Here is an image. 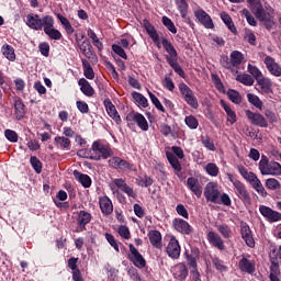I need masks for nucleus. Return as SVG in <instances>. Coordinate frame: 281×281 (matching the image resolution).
Returning <instances> with one entry per match:
<instances>
[{
  "label": "nucleus",
  "instance_id": "obj_1",
  "mask_svg": "<svg viewBox=\"0 0 281 281\" xmlns=\"http://www.w3.org/2000/svg\"><path fill=\"white\" fill-rule=\"evenodd\" d=\"M247 3H249L252 14H255L260 23H263L267 30L273 29V25H276V22L273 21L276 11L269 3L262 4L260 0H247Z\"/></svg>",
  "mask_w": 281,
  "mask_h": 281
},
{
  "label": "nucleus",
  "instance_id": "obj_2",
  "mask_svg": "<svg viewBox=\"0 0 281 281\" xmlns=\"http://www.w3.org/2000/svg\"><path fill=\"white\" fill-rule=\"evenodd\" d=\"M204 196L207 203H215L216 205H226L227 207L232 205V199L229 198V194H221V189L218 188V183L216 182H209L205 186Z\"/></svg>",
  "mask_w": 281,
  "mask_h": 281
},
{
  "label": "nucleus",
  "instance_id": "obj_3",
  "mask_svg": "<svg viewBox=\"0 0 281 281\" xmlns=\"http://www.w3.org/2000/svg\"><path fill=\"white\" fill-rule=\"evenodd\" d=\"M229 58L227 56L223 57L222 66L225 67V69H229L232 74H238V67L243 65V60L245 59V56L243 55V53L238 50H233L231 53Z\"/></svg>",
  "mask_w": 281,
  "mask_h": 281
},
{
  "label": "nucleus",
  "instance_id": "obj_4",
  "mask_svg": "<svg viewBox=\"0 0 281 281\" xmlns=\"http://www.w3.org/2000/svg\"><path fill=\"white\" fill-rule=\"evenodd\" d=\"M259 170L261 175H271L272 177H280L281 165L276 161H269V158L262 155L259 161Z\"/></svg>",
  "mask_w": 281,
  "mask_h": 281
},
{
  "label": "nucleus",
  "instance_id": "obj_5",
  "mask_svg": "<svg viewBox=\"0 0 281 281\" xmlns=\"http://www.w3.org/2000/svg\"><path fill=\"white\" fill-rule=\"evenodd\" d=\"M228 180L231 183H233L238 199H240L245 205H251V194H249L245 183L240 182L238 179H235L232 175H228Z\"/></svg>",
  "mask_w": 281,
  "mask_h": 281
},
{
  "label": "nucleus",
  "instance_id": "obj_6",
  "mask_svg": "<svg viewBox=\"0 0 281 281\" xmlns=\"http://www.w3.org/2000/svg\"><path fill=\"white\" fill-rule=\"evenodd\" d=\"M113 157V150L108 145H104L98 140L92 144V160L100 161V159H109Z\"/></svg>",
  "mask_w": 281,
  "mask_h": 281
},
{
  "label": "nucleus",
  "instance_id": "obj_7",
  "mask_svg": "<svg viewBox=\"0 0 281 281\" xmlns=\"http://www.w3.org/2000/svg\"><path fill=\"white\" fill-rule=\"evenodd\" d=\"M113 186L117 187L119 190H122V192H124L128 196V199H137V192L135 191V189H133V187H131L126 183V180H124L122 178H116L112 181V184H110V187H111L113 194H115L119 191L115 190V188H113Z\"/></svg>",
  "mask_w": 281,
  "mask_h": 281
},
{
  "label": "nucleus",
  "instance_id": "obj_8",
  "mask_svg": "<svg viewBox=\"0 0 281 281\" xmlns=\"http://www.w3.org/2000/svg\"><path fill=\"white\" fill-rule=\"evenodd\" d=\"M243 179L250 183L251 188H254V190H256V192H258L260 196H267V190L265 189L262 182L260 181V179H258V176H256V173L251 171H246Z\"/></svg>",
  "mask_w": 281,
  "mask_h": 281
},
{
  "label": "nucleus",
  "instance_id": "obj_9",
  "mask_svg": "<svg viewBox=\"0 0 281 281\" xmlns=\"http://www.w3.org/2000/svg\"><path fill=\"white\" fill-rule=\"evenodd\" d=\"M179 89L181 95L184 98V102H187L191 109H199V100H196L192 89H190L186 83H180Z\"/></svg>",
  "mask_w": 281,
  "mask_h": 281
},
{
  "label": "nucleus",
  "instance_id": "obj_10",
  "mask_svg": "<svg viewBox=\"0 0 281 281\" xmlns=\"http://www.w3.org/2000/svg\"><path fill=\"white\" fill-rule=\"evenodd\" d=\"M45 19H47V15L41 19L40 14L30 13L26 15L25 23L31 30H35L36 32H38L43 30V27H45Z\"/></svg>",
  "mask_w": 281,
  "mask_h": 281
},
{
  "label": "nucleus",
  "instance_id": "obj_11",
  "mask_svg": "<svg viewBox=\"0 0 281 281\" xmlns=\"http://www.w3.org/2000/svg\"><path fill=\"white\" fill-rule=\"evenodd\" d=\"M44 23V33L46 36L50 37L52 41H60L63 38L60 31L54 29V18L52 15H46Z\"/></svg>",
  "mask_w": 281,
  "mask_h": 281
},
{
  "label": "nucleus",
  "instance_id": "obj_12",
  "mask_svg": "<svg viewBox=\"0 0 281 281\" xmlns=\"http://www.w3.org/2000/svg\"><path fill=\"white\" fill-rule=\"evenodd\" d=\"M127 124H137L140 131H148V121L139 112H131L126 115Z\"/></svg>",
  "mask_w": 281,
  "mask_h": 281
},
{
  "label": "nucleus",
  "instance_id": "obj_13",
  "mask_svg": "<svg viewBox=\"0 0 281 281\" xmlns=\"http://www.w3.org/2000/svg\"><path fill=\"white\" fill-rule=\"evenodd\" d=\"M110 168L114 170H122V172H128V170H133V164L127 160L122 159L121 157L113 156L108 161Z\"/></svg>",
  "mask_w": 281,
  "mask_h": 281
},
{
  "label": "nucleus",
  "instance_id": "obj_14",
  "mask_svg": "<svg viewBox=\"0 0 281 281\" xmlns=\"http://www.w3.org/2000/svg\"><path fill=\"white\" fill-rule=\"evenodd\" d=\"M240 236L243 240L245 241L246 246L250 249H254L256 247V239H254V233L251 232V227L245 222L240 223Z\"/></svg>",
  "mask_w": 281,
  "mask_h": 281
},
{
  "label": "nucleus",
  "instance_id": "obj_15",
  "mask_svg": "<svg viewBox=\"0 0 281 281\" xmlns=\"http://www.w3.org/2000/svg\"><path fill=\"white\" fill-rule=\"evenodd\" d=\"M167 255L172 260H179L181 256V246L179 245V240L177 237L172 236L166 247Z\"/></svg>",
  "mask_w": 281,
  "mask_h": 281
},
{
  "label": "nucleus",
  "instance_id": "obj_16",
  "mask_svg": "<svg viewBox=\"0 0 281 281\" xmlns=\"http://www.w3.org/2000/svg\"><path fill=\"white\" fill-rule=\"evenodd\" d=\"M246 117L254 124V126H259L260 128H267L269 126V122L260 113L246 110Z\"/></svg>",
  "mask_w": 281,
  "mask_h": 281
},
{
  "label": "nucleus",
  "instance_id": "obj_17",
  "mask_svg": "<svg viewBox=\"0 0 281 281\" xmlns=\"http://www.w3.org/2000/svg\"><path fill=\"white\" fill-rule=\"evenodd\" d=\"M194 16L198 21L204 25L206 30H214V21H212V16L205 12L203 9H199L194 11Z\"/></svg>",
  "mask_w": 281,
  "mask_h": 281
},
{
  "label": "nucleus",
  "instance_id": "obj_18",
  "mask_svg": "<svg viewBox=\"0 0 281 281\" xmlns=\"http://www.w3.org/2000/svg\"><path fill=\"white\" fill-rule=\"evenodd\" d=\"M130 260L135 265L138 269H144L146 267V259H144V256L139 254V250L135 248L133 244H130Z\"/></svg>",
  "mask_w": 281,
  "mask_h": 281
},
{
  "label": "nucleus",
  "instance_id": "obj_19",
  "mask_svg": "<svg viewBox=\"0 0 281 281\" xmlns=\"http://www.w3.org/2000/svg\"><path fill=\"white\" fill-rule=\"evenodd\" d=\"M259 212L263 218L269 221V223H278V221H281V214L267 205H260Z\"/></svg>",
  "mask_w": 281,
  "mask_h": 281
},
{
  "label": "nucleus",
  "instance_id": "obj_20",
  "mask_svg": "<svg viewBox=\"0 0 281 281\" xmlns=\"http://www.w3.org/2000/svg\"><path fill=\"white\" fill-rule=\"evenodd\" d=\"M172 225L173 229L179 232V234H183L184 236H190V234H192V226L183 218H175Z\"/></svg>",
  "mask_w": 281,
  "mask_h": 281
},
{
  "label": "nucleus",
  "instance_id": "obj_21",
  "mask_svg": "<svg viewBox=\"0 0 281 281\" xmlns=\"http://www.w3.org/2000/svg\"><path fill=\"white\" fill-rule=\"evenodd\" d=\"M206 238L212 247H215L218 251H225V240H223V237H221L218 233L210 231Z\"/></svg>",
  "mask_w": 281,
  "mask_h": 281
},
{
  "label": "nucleus",
  "instance_id": "obj_22",
  "mask_svg": "<svg viewBox=\"0 0 281 281\" xmlns=\"http://www.w3.org/2000/svg\"><path fill=\"white\" fill-rule=\"evenodd\" d=\"M266 68L268 69L271 76H276V78H280L281 76V66L273 59V57L267 55L263 59Z\"/></svg>",
  "mask_w": 281,
  "mask_h": 281
},
{
  "label": "nucleus",
  "instance_id": "obj_23",
  "mask_svg": "<svg viewBox=\"0 0 281 281\" xmlns=\"http://www.w3.org/2000/svg\"><path fill=\"white\" fill-rule=\"evenodd\" d=\"M187 188L195 194L198 199H201L203 195V187H201V182H199V179L194 177H190L187 179Z\"/></svg>",
  "mask_w": 281,
  "mask_h": 281
},
{
  "label": "nucleus",
  "instance_id": "obj_24",
  "mask_svg": "<svg viewBox=\"0 0 281 281\" xmlns=\"http://www.w3.org/2000/svg\"><path fill=\"white\" fill-rule=\"evenodd\" d=\"M161 45L168 54V56L166 57L167 63L177 60L178 54H177V49L175 48L172 43H170V41H168L167 38L164 37L161 40Z\"/></svg>",
  "mask_w": 281,
  "mask_h": 281
},
{
  "label": "nucleus",
  "instance_id": "obj_25",
  "mask_svg": "<svg viewBox=\"0 0 281 281\" xmlns=\"http://www.w3.org/2000/svg\"><path fill=\"white\" fill-rule=\"evenodd\" d=\"M99 205L102 214L109 216V214H113V202L109 196L104 195L99 199Z\"/></svg>",
  "mask_w": 281,
  "mask_h": 281
},
{
  "label": "nucleus",
  "instance_id": "obj_26",
  "mask_svg": "<svg viewBox=\"0 0 281 281\" xmlns=\"http://www.w3.org/2000/svg\"><path fill=\"white\" fill-rule=\"evenodd\" d=\"M188 266L186 263H178L173 267V278L178 281H183L188 278Z\"/></svg>",
  "mask_w": 281,
  "mask_h": 281
},
{
  "label": "nucleus",
  "instance_id": "obj_27",
  "mask_svg": "<svg viewBox=\"0 0 281 281\" xmlns=\"http://www.w3.org/2000/svg\"><path fill=\"white\" fill-rule=\"evenodd\" d=\"M104 106L108 115L112 117L113 121H115L116 124H122V117H120V114L117 113V109H115V105L111 101H104Z\"/></svg>",
  "mask_w": 281,
  "mask_h": 281
},
{
  "label": "nucleus",
  "instance_id": "obj_28",
  "mask_svg": "<svg viewBox=\"0 0 281 281\" xmlns=\"http://www.w3.org/2000/svg\"><path fill=\"white\" fill-rule=\"evenodd\" d=\"M78 85L83 95H87V98H93L95 90L93 89V87H91V83H89L87 79L85 78L79 79Z\"/></svg>",
  "mask_w": 281,
  "mask_h": 281
},
{
  "label": "nucleus",
  "instance_id": "obj_29",
  "mask_svg": "<svg viewBox=\"0 0 281 281\" xmlns=\"http://www.w3.org/2000/svg\"><path fill=\"white\" fill-rule=\"evenodd\" d=\"M148 238L150 245L156 249H161V247H164V244L161 243V233L159 231H149Z\"/></svg>",
  "mask_w": 281,
  "mask_h": 281
},
{
  "label": "nucleus",
  "instance_id": "obj_30",
  "mask_svg": "<svg viewBox=\"0 0 281 281\" xmlns=\"http://www.w3.org/2000/svg\"><path fill=\"white\" fill-rule=\"evenodd\" d=\"M239 269L246 273H254L256 271V263L243 256L239 260Z\"/></svg>",
  "mask_w": 281,
  "mask_h": 281
},
{
  "label": "nucleus",
  "instance_id": "obj_31",
  "mask_svg": "<svg viewBox=\"0 0 281 281\" xmlns=\"http://www.w3.org/2000/svg\"><path fill=\"white\" fill-rule=\"evenodd\" d=\"M89 223H91V213L87 211H80L77 217V224L79 225V227H81L82 229H86Z\"/></svg>",
  "mask_w": 281,
  "mask_h": 281
},
{
  "label": "nucleus",
  "instance_id": "obj_32",
  "mask_svg": "<svg viewBox=\"0 0 281 281\" xmlns=\"http://www.w3.org/2000/svg\"><path fill=\"white\" fill-rule=\"evenodd\" d=\"M216 229L218 234H221L222 238H224L225 240H229L234 236L232 227H229V225L227 224H220L216 226Z\"/></svg>",
  "mask_w": 281,
  "mask_h": 281
},
{
  "label": "nucleus",
  "instance_id": "obj_33",
  "mask_svg": "<svg viewBox=\"0 0 281 281\" xmlns=\"http://www.w3.org/2000/svg\"><path fill=\"white\" fill-rule=\"evenodd\" d=\"M54 142L58 148H61V150H69V148H71V139L68 137L56 136Z\"/></svg>",
  "mask_w": 281,
  "mask_h": 281
},
{
  "label": "nucleus",
  "instance_id": "obj_34",
  "mask_svg": "<svg viewBox=\"0 0 281 281\" xmlns=\"http://www.w3.org/2000/svg\"><path fill=\"white\" fill-rule=\"evenodd\" d=\"M258 87L261 90V93H271V79L261 77L257 80Z\"/></svg>",
  "mask_w": 281,
  "mask_h": 281
},
{
  "label": "nucleus",
  "instance_id": "obj_35",
  "mask_svg": "<svg viewBox=\"0 0 281 281\" xmlns=\"http://www.w3.org/2000/svg\"><path fill=\"white\" fill-rule=\"evenodd\" d=\"M74 177L83 186V188H91V178L88 175L80 173V171L75 170Z\"/></svg>",
  "mask_w": 281,
  "mask_h": 281
},
{
  "label": "nucleus",
  "instance_id": "obj_36",
  "mask_svg": "<svg viewBox=\"0 0 281 281\" xmlns=\"http://www.w3.org/2000/svg\"><path fill=\"white\" fill-rule=\"evenodd\" d=\"M3 56L7 60L14 63L16 60V54H14V47L10 46V44H4L1 48Z\"/></svg>",
  "mask_w": 281,
  "mask_h": 281
},
{
  "label": "nucleus",
  "instance_id": "obj_37",
  "mask_svg": "<svg viewBox=\"0 0 281 281\" xmlns=\"http://www.w3.org/2000/svg\"><path fill=\"white\" fill-rule=\"evenodd\" d=\"M221 106L227 114V122H229V124H236V112L223 100H221Z\"/></svg>",
  "mask_w": 281,
  "mask_h": 281
},
{
  "label": "nucleus",
  "instance_id": "obj_38",
  "mask_svg": "<svg viewBox=\"0 0 281 281\" xmlns=\"http://www.w3.org/2000/svg\"><path fill=\"white\" fill-rule=\"evenodd\" d=\"M221 19L225 23V25L228 27V30L232 32V34H238V31L236 30V25L234 24V21L232 20V16H229V14H227L226 12H222Z\"/></svg>",
  "mask_w": 281,
  "mask_h": 281
},
{
  "label": "nucleus",
  "instance_id": "obj_39",
  "mask_svg": "<svg viewBox=\"0 0 281 281\" xmlns=\"http://www.w3.org/2000/svg\"><path fill=\"white\" fill-rule=\"evenodd\" d=\"M82 68H83V76L88 80H93L95 78V72H93V68L91 67V64L87 59H81Z\"/></svg>",
  "mask_w": 281,
  "mask_h": 281
},
{
  "label": "nucleus",
  "instance_id": "obj_40",
  "mask_svg": "<svg viewBox=\"0 0 281 281\" xmlns=\"http://www.w3.org/2000/svg\"><path fill=\"white\" fill-rule=\"evenodd\" d=\"M14 109L16 120H23V117H25V104H23V101L15 100Z\"/></svg>",
  "mask_w": 281,
  "mask_h": 281
},
{
  "label": "nucleus",
  "instance_id": "obj_41",
  "mask_svg": "<svg viewBox=\"0 0 281 281\" xmlns=\"http://www.w3.org/2000/svg\"><path fill=\"white\" fill-rule=\"evenodd\" d=\"M200 255L199 249L192 250L191 255H187V262L191 269H196Z\"/></svg>",
  "mask_w": 281,
  "mask_h": 281
},
{
  "label": "nucleus",
  "instance_id": "obj_42",
  "mask_svg": "<svg viewBox=\"0 0 281 281\" xmlns=\"http://www.w3.org/2000/svg\"><path fill=\"white\" fill-rule=\"evenodd\" d=\"M57 19L60 21L67 34H74L75 30L74 26H71V22H69V19L60 13L57 14Z\"/></svg>",
  "mask_w": 281,
  "mask_h": 281
},
{
  "label": "nucleus",
  "instance_id": "obj_43",
  "mask_svg": "<svg viewBox=\"0 0 281 281\" xmlns=\"http://www.w3.org/2000/svg\"><path fill=\"white\" fill-rule=\"evenodd\" d=\"M167 159L170 166L173 168L175 172H181L182 170L181 162H179V159L177 158V156H175L171 153H167Z\"/></svg>",
  "mask_w": 281,
  "mask_h": 281
},
{
  "label": "nucleus",
  "instance_id": "obj_44",
  "mask_svg": "<svg viewBox=\"0 0 281 281\" xmlns=\"http://www.w3.org/2000/svg\"><path fill=\"white\" fill-rule=\"evenodd\" d=\"M132 98L136 102V104L143 106V109H146L148 106V99H146L144 94L139 92H132Z\"/></svg>",
  "mask_w": 281,
  "mask_h": 281
},
{
  "label": "nucleus",
  "instance_id": "obj_45",
  "mask_svg": "<svg viewBox=\"0 0 281 281\" xmlns=\"http://www.w3.org/2000/svg\"><path fill=\"white\" fill-rule=\"evenodd\" d=\"M237 82H240L241 85H245L246 87L254 86V78L250 75L247 74H240L236 76Z\"/></svg>",
  "mask_w": 281,
  "mask_h": 281
},
{
  "label": "nucleus",
  "instance_id": "obj_46",
  "mask_svg": "<svg viewBox=\"0 0 281 281\" xmlns=\"http://www.w3.org/2000/svg\"><path fill=\"white\" fill-rule=\"evenodd\" d=\"M145 30L154 43H159V34L153 24H146Z\"/></svg>",
  "mask_w": 281,
  "mask_h": 281
},
{
  "label": "nucleus",
  "instance_id": "obj_47",
  "mask_svg": "<svg viewBox=\"0 0 281 281\" xmlns=\"http://www.w3.org/2000/svg\"><path fill=\"white\" fill-rule=\"evenodd\" d=\"M247 99L248 102H250V104H252L254 106H256V109H259V111H262V100H260V98L254 93H248L247 94Z\"/></svg>",
  "mask_w": 281,
  "mask_h": 281
},
{
  "label": "nucleus",
  "instance_id": "obj_48",
  "mask_svg": "<svg viewBox=\"0 0 281 281\" xmlns=\"http://www.w3.org/2000/svg\"><path fill=\"white\" fill-rule=\"evenodd\" d=\"M227 97L234 104H240L243 102V97L240 95V92L236 90H228Z\"/></svg>",
  "mask_w": 281,
  "mask_h": 281
},
{
  "label": "nucleus",
  "instance_id": "obj_49",
  "mask_svg": "<svg viewBox=\"0 0 281 281\" xmlns=\"http://www.w3.org/2000/svg\"><path fill=\"white\" fill-rule=\"evenodd\" d=\"M205 172L206 175H209L210 177H218V173L221 172V170L218 169V166H216V164L214 162H209L205 166Z\"/></svg>",
  "mask_w": 281,
  "mask_h": 281
},
{
  "label": "nucleus",
  "instance_id": "obj_50",
  "mask_svg": "<svg viewBox=\"0 0 281 281\" xmlns=\"http://www.w3.org/2000/svg\"><path fill=\"white\" fill-rule=\"evenodd\" d=\"M175 1L182 19H186V16H188V2L186 0H175Z\"/></svg>",
  "mask_w": 281,
  "mask_h": 281
},
{
  "label": "nucleus",
  "instance_id": "obj_51",
  "mask_svg": "<svg viewBox=\"0 0 281 281\" xmlns=\"http://www.w3.org/2000/svg\"><path fill=\"white\" fill-rule=\"evenodd\" d=\"M30 162L35 172H37V175H41V172H43V164L41 162V160H38L36 156H32L30 158Z\"/></svg>",
  "mask_w": 281,
  "mask_h": 281
},
{
  "label": "nucleus",
  "instance_id": "obj_52",
  "mask_svg": "<svg viewBox=\"0 0 281 281\" xmlns=\"http://www.w3.org/2000/svg\"><path fill=\"white\" fill-rule=\"evenodd\" d=\"M162 24L169 30V32H171V34H177V26H175V22H172L170 18L162 16Z\"/></svg>",
  "mask_w": 281,
  "mask_h": 281
},
{
  "label": "nucleus",
  "instance_id": "obj_53",
  "mask_svg": "<svg viewBox=\"0 0 281 281\" xmlns=\"http://www.w3.org/2000/svg\"><path fill=\"white\" fill-rule=\"evenodd\" d=\"M184 122L187 124V126L189 128H191L192 131L199 128V120H196V117L189 115L184 119Z\"/></svg>",
  "mask_w": 281,
  "mask_h": 281
},
{
  "label": "nucleus",
  "instance_id": "obj_54",
  "mask_svg": "<svg viewBox=\"0 0 281 281\" xmlns=\"http://www.w3.org/2000/svg\"><path fill=\"white\" fill-rule=\"evenodd\" d=\"M248 72L252 75L255 80H260V78L263 77L262 71L260 69L251 64L248 65Z\"/></svg>",
  "mask_w": 281,
  "mask_h": 281
},
{
  "label": "nucleus",
  "instance_id": "obj_55",
  "mask_svg": "<svg viewBox=\"0 0 281 281\" xmlns=\"http://www.w3.org/2000/svg\"><path fill=\"white\" fill-rule=\"evenodd\" d=\"M241 14H243V16H245V19L247 20V23L249 25H252V27H256V25H258L256 18H254V15H251L249 10H247V9L241 10Z\"/></svg>",
  "mask_w": 281,
  "mask_h": 281
},
{
  "label": "nucleus",
  "instance_id": "obj_56",
  "mask_svg": "<svg viewBox=\"0 0 281 281\" xmlns=\"http://www.w3.org/2000/svg\"><path fill=\"white\" fill-rule=\"evenodd\" d=\"M148 95H149L153 104L156 106V109H158V111H161V113H166V109L164 108V105L161 104L159 99L150 91H148Z\"/></svg>",
  "mask_w": 281,
  "mask_h": 281
},
{
  "label": "nucleus",
  "instance_id": "obj_57",
  "mask_svg": "<svg viewBox=\"0 0 281 281\" xmlns=\"http://www.w3.org/2000/svg\"><path fill=\"white\" fill-rule=\"evenodd\" d=\"M168 65H170V67H172L173 71H176V74H178V76H180L181 78H183V76H186L183 68H181V66L179 65L177 59L168 61Z\"/></svg>",
  "mask_w": 281,
  "mask_h": 281
},
{
  "label": "nucleus",
  "instance_id": "obj_58",
  "mask_svg": "<svg viewBox=\"0 0 281 281\" xmlns=\"http://www.w3.org/2000/svg\"><path fill=\"white\" fill-rule=\"evenodd\" d=\"M266 188L268 190H280V181L276 178H269L266 180Z\"/></svg>",
  "mask_w": 281,
  "mask_h": 281
},
{
  "label": "nucleus",
  "instance_id": "obj_59",
  "mask_svg": "<svg viewBox=\"0 0 281 281\" xmlns=\"http://www.w3.org/2000/svg\"><path fill=\"white\" fill-rule=\"evenodd\" d=\"M280 276V265L278 262L272 261L270 266V280H273V278H278Z\"/></svg>",
  "mask_w": 281,
  "mask_h": 281
},
{
  "label": "nucleus",
  "instance_id": "obj_60",
  "mask_svg": "<svg viewBox=\"0 0 281 281\" xmlns=\"http://www.w3.org/2000/svg\"><path fill=\"white\" fill-rule=\"evenodd\" d=\"M4 137L12 143L19 142V134L12 130H5L4 131Z\"/></svg>",
  "mask_w": 281,
  "mask_h": 281
},
{
  "label": "nucleus",
  "instance_id": "obj_61",
  "mask_svg": "<svg viewBox=\"0 0 281 281\" xmlns=\"http://www.w3.org/2000/svg\"><path fill=\"white\" fill-rule=\"evenodd\" d=\"M112 50L114 52V54H117V56H120L124 60L128 58V56L126 55V52H124V48L117 44L112 45Z\"/></svg>",
  "mask_w": 281,
  "mask_h": 281
},
{
  "label": "nucleus",
  "instance_id": "obj_62",
  "mask_svg": "<svg viewBox=\"0 0 281 281\" xmlns=\"http://www.w3.org/2000/svg\"><path fill=\"white\" fill-rule=\"evenodd\" d=\"M78 157H82L83 159H92L93 160V149H79L77 151Z\"/></svg>",
  "mask_w": 281,
  "mask_h": 281
},
{
  "label": "nucleus",
  "instance_id": "obj_63",
  "mask_svg": "<svg viewBox=\"0 0 281 281\" xmlns=\"http://www.w3.org/2000/svg\"><path fill=\"white\" fill-rule=\"evenodd\" d=\"M201 142L207 150H216V147L214 146V142L211 140L207 136H202Z\"/></svg>",
  "mask_w": 281,
  "mask_h": 281
},
{
  "label": "nucleus",
  "instance_id": "obj_64",
  "mask_svg": "<svg viewBox=\"0 0 281 281\" xmlns=\"http://www.w3.org/2000/svg\"><path fill=\"white\" fill-rule=\"evenodd\" d=\"M38 49L42 56H45L46 58L49 56V44L47 42L41 43Z\"/></svg>",
  "mask_w": 281,
  "mask_h": 281
}]
</instances>
